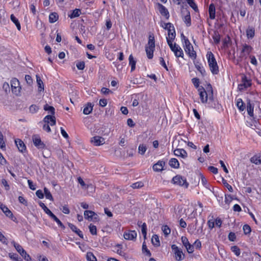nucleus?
<instances>
[{"instance_id": "58", "label": "nucleus", "mask_w": 261, "mask_h": 261, "mask_svg": "<svg viewBox=\"0 0 261 261\" xmlns=\"http://www.w3.org/2000/svg\"><path fill=\"white\" fill-rule=\"evenodd\" d=\"M181 242L185 247L190 244L188 239L186 237L182 236L181 237Z\"/></svg>"}, {"instance_id": "24", "label": "nucleus", "mask_w": 261, "mask_h": 261, "mask_svg": "<svg viewBox=\"0 0 261 261\" xmlns=\"http://www.w3.org/2000/svg\"><path fill=\"white\" fill-rule=\"evenodd\" d=\"M253 105L251 103L250 100H249L247 105V110L248 115L251 117L253 116Z\"/></svg>"}, {"instance_id": "14", "label": "nucleus", "mask_w": 261, "mask_h": 261, "mask_svg": "<svg viewBox=\"0 0 261 261\" xmlns=\"http://www.w3.org/2000/svg\"><path fill=\"white\" fill-rule=\"evenodd\" d=\"M146 47H149L150 48H155V40L153 34H149L148 36V41L146 45Z\"/></svg>"}, {"instance_id": "19", "label": "nucleus", "mask_w": 261, "mask_h": 261, "mask_svg": "<svg viewBox=\"0 0 261 261\" xmlns=\"http://www.w3.org/2000/svg\"><path fill=\"white\" fill-rule=\"evenodd\" d=\"M93 106L94 105H92V103L90 102L87 103L83 110V113L85 115H88L90 114L93 110Z\"/></svg>"}, {"instance_id": "59", "label": "nucleus", "mask_w": 261, "mask_h": 261, "mask_svg": "<svg viewBox=\"0 0 261 261\" xmlns=\"http://www.w3.org/2000/svg\"><path fill=\"white\" fill-rule=\"evenodd\" d=\"M223 183L224 185V186L227 188V189L228 190V191L229 192H233L232 187L227 182L226 180L223 179Z\"/></svg>"}, {"instance_id": "56", "label": "nucleus", "mask_w": 261, "mask_h": 261, "mask_svg": "<svg viewBox=\"0 0 261 261\" xmlns=\"http://www.w3.org/2000/svg\"><path fill=\"white\" fill-rule=\"evenodd\" d=\"M79 70H83L85 68V62L84 61L78 62L76 65Z\"/></svg>"}, {"instance_id": "45", "label": "nucleus", "mask_w": 261, "mask_h": 261, "mask_svg": "<svg viewBox=\"0 0 261 261\" xmlns=\"http://www.w3.org/2000/svg\"><path fill=\"white\" fill-rule=\"evenodd\" d=\"M231 250L237 255L239 256L241 253V251L237 246H233L231 247Z\"/></svg>"}, {"instance_id": "40", "label": "nucleus", "mask_w": 261, "mask_h": 261, "mask_svg": "<svg viewBox=\"0 0 261 261\" xmlns=\"http://www.w3.org/2000/svg\"><path fill=\"white\" fill-rule=\"evenodd\" d=\"M81 13V12L80 9H75V10H74L72 11V13L69 15V17L71 18H75V17L79 16L80 15Z\"/></svg>"}, {"instance_id": "17", "label": "nucleus", "mask_w": 261, "mask_h": 261, "mask_svg": "<svg viewBox=\"0 0 261 261\" xmlns=\"http://www.w3.org/2000/svg\"><path fill=\"white\" fill-rule=\"evenodd\" d=\"M174 154L177 156L186 158L187 156V152L183 149H176L174 150Z\"/></svg>"}, {"instance_id": "36", "label": "nucleus", "mask_w": 261, "mask_h": 261, "mask_svg": "<svg viewBox=\"0 0 261 261\" xmlns=\"http://www.w3.org/2000/svg\"><path fill=\"white\" fill-rule=\"evenodd\" d=\"M44 110L45 111H48L49 113H50V114L53 115H55V108L52 106H50L47 104H46L44 106Z\"/></svg>"}, {"instance_id": "27", "label": "nucleus", "mask_w": 261, "mask_h": 261, "mask_svg": "<svg viewBox=\"0 0 261 261\" xmlns=\"http://www.w3.org/2000/svg\"><path fill=\"white\" fill-rule=\"evenodd\" d=\"M11 21L16 25L18 30L20 31L21 29V25L18 19H17L13 14L10 16Z\"/></svg>"}, {"instance_id": "63", "label": "nucleus", "mask_w": 261, "mask_h": 261, "mask_svg": "<svg viewBox=\"0 0 261 261\" xmlns=\"http://www.w3.org/2000/svg\"><path fill=\"white\" fill-rule=\"evenodd\" d=\"M160 64L162 66H163L167 71L168 70V67L166 64V63H165V61H164L163 58L162 57H160Z\"/></svg>"}, {"instance_id": "61", "label": "nucleus", "mask_w": 261, "mask_h": 261, "mask_svg": "<svg viewBox=\"0 0 261 261\" xmlns=\"http://www.w3.org/2000/svg\"><path fill=\"white\" fill-rule=\"evenodd\" d=\"M233 198L230 195H225V202L226 203L229 204L232 200Z\"/></svg>"}, {"instance_id": "62", "label": "nucleus", "mask_w": 261, "mask_h": 261, "mask_svg": "<svg viewBox=\"0 0 261 261\" xmlns=\"http://www.w3.org/2000/svg\"><path fill=\"white\" fill-rule=\"evenodd\" d=\"M192 83L196 88L199 87V80L198 78H193L192 79Z\"/></svg>"}, {"instance_id": "22", "label": "nucleus", "mask_w": 261, "mask_h": 261, "mask_svg": "<svg viewBox=\"0 0 261 261\" xmlns=\"http://www.w3.org/2000/svg\"><path fill=\"white\" fill-rule=\"evenodd\" d=\"M174 40L171 39H167V42L168 44L169 45L171 50L175 53V51H177V50L178 49L179 47H180L179 46L177 45L176 43H174V44H172V41Z\"/></svg>"}, {"instance_id": "26", "label": "nucleus", "mask_w": 261, "mask_h": 261, "mask_svg": "<svg viewBox=\"0 0 261 261\" xmlns=\"http://www.w3.org/2000/svg\"><path fill=\"white\" fill-rule=\"evenodd\" d=\"M151 242L152 244L156 247H159L160 246V242L159 240V238L158 235L153 234L151 238Z\"/></svg>"}, {"instance_id": "21", "label": "nucleus", "mask_w": 261, "mask_h": 261, "mask_svg": "<svg viewBox=\"0 0 261 261\" xmlns=\"http://www.w3.org/2000/svg\"><path fill=\"white\" fill-rule=\"evenodd\" d=\"M208 12L210 18L211 19H214L215 18V7L213 4H211L209 6Z\"/></svg>"}, {"instance_id": "60", "label": "nucleus", "mask_w": 261, "mask_h": 261, "mask_svg": "<svg viewBox=\"0 0 261 261\" xmlns=\"http://www.w3.org/2000/svg\"><path fill=\"white\" fill-rule=\"evenodd\" d=\"M181 38H182V40H184V43H185V46H187L188 45H190L191 44V43H190V42L189 41V39L186 38L183 34H182L181 35Z\"/></svg>"}, {"instance_id": "30", "label": "nucleus", "mask_w": 261, "mask_h": 261, "mask_svg": "<svg viewBox=\"0 0 261 261\" xmlns=\"http://www.w3.org/2000/svg\"><path fill=\"white\" fill-rule=\"evenodd\" d=\"M252 50V48L251 46L247 44H245L243 46L242 53H246V54L249 55Z\"/></svg>"}, {"instance_id": "55", "label": "nucleus", "mask_w": 261, "mask_h": 261, "mask_svg": "<svg viewBox=\"0 0 261 261\" xmlns=\"http://www.w3.org/2000/svg\"><path fill=\"white\" fill-rule=\"evenodd\" d=\"M39 108L35 105H31L29 108V110L31 113H35L38 111Z\"/></svg>"}, {"instance_id": "11", "label": "nucleus", "mask_w": 261, "mask_h": 261, "mask_svg": "<svg viewBox=\"0 0 261 261\" xmlns=\"http://www.w3.org/2000/svg\"><path fill=\"white\" fill-rule=\"evenodd\" d=\"M158 8L161 15L165 17V18L168 19L169 18V13L167 9L160 3L158 4Z\"/></svg>"}, {"instance_id": "42", "label": "nucleus", "mask_w": 261, "mask_h": 261, "mask_svg": "<svg viewBox=\"0 0 261 261\" xmlns=\"http://www.w3.org/2000/svg\"><path fill=\"white\" fill-rule=\"evenodd\" d=\"M44 192L45 196V197L46 199H49L51 201H53L54 199L53 197L50 193V192L49 191V190L46 188H44Z\"/></svg>"}, {"instance_id": "7", "label": "nucleus", "mask_w": 261, "mask_h": 261, "mask_svg": "<svg viewBox=\"0 0 261 261\" xmlns=\"http://www.w3.org/2000/svg\"><path fill=\"white\" fill-rule=\"evenodd\" d=\"M32 139L34 144L38 148H43L45 147V144L41 141L40 137L38 135H33Z\"/></svg>"}, {"instance_id": "6", "label": "nucleus", "mask_w": 261, "mask_h": 261, "mask_svg": "<svg viewBox=\"0 0 261 261\" xmlns=\"http://www.w3.org/2000/svg\"><path fill=\"white\" fill-rule=\"evenodd\" d=\"M171 248L174 251L175 257L176 260L180 261L184 259V254H183L182 251L179 249L176 245L174 244L172 245L171 246Z\"/></svg>"}, {"instance_id": "4", "label": "nucleus", "mask_w": 261, "mask_h": 261, "mask_svg": "<svg viewBox=\"0 0 261 261\" xmlns=\"http://www.w3.org/2000/svg\"><path fill=\"white\" fill-rule=\"evenodd\" d=\"M11 86L12 92L16 95H19L21 89L19 81L16 78H13L11 81Z\"/></svg>"}, {"instance_id": "10", "label": "nucleus", "mask_w": 261, "mask_h": 261, "mask_svg": "<svg viewBox=\"0 0 261 261\" xmlns=\"http://www.w3.org/2000/svg\"><path fill=\"white\" fill-rule=\"evenodd\" d=\"M185 50L188 54L190 57L195 59L196 58V51L194 50L193 46L192 44L189 45L187 46H185Z\"/></svg>"}, {"instance_id": "50", "label": "nucleus", "mask_w": 261, "mask_h": 261, "mask_svg": "<svg viewBox=\"0 0 261 261\" xmlns=\"http://www.w3.org/2000/svg\"><path fill=\"white\" fill-rule=\"evenodd\" d=\"M6 145L4 141V137L2 133L0 132V148L3 149L5 148Z\"/></svg>"}, {"instance_id": "34", "label": "nucleus", "mask_w": 261, "mask_h": 261, "mask_svg": "<svg viewBox=\"0 0 261 261\" xmlns=\"http://www.w3.org/2000/svg\"><path fill=\"white\" fill-rule=\"evenodd\" d=\"M147 150L146 145L144 144H140L138 147V152L141 155L144 154Z\"/></svg>"}, {"instance_id": "57", "label": "nucleus", "mask_w": 261, "mask_h": 261, "mask_svg": "<svg viewBox=\"0 0 261 261\" xmlns=\"http://www.w3.org/2000/svg\"><path fill=\"white\" fill-rule=\"evenodd\" d=\"M9 256L10 258L12 259L15 261H22V260L18 259V256L17 254L15 253H9Z\"/></svg>"}, {"instance_id": "48", "label": "nucleus", "mask_w": 261, "mask_h": 261, "mask_svg": "<svg viewBox=\"0 0 261 261\" xmlns=\"http://www.w3.org/2000/svg\"><path fill=\"white\" fill-rule=\"evenodd\" d=\"M188 4L190 5V6L195 11L198 10V8L197 5L195 3L193 0H188L187 1Z\"/></svg>"}, {"instance_id": "1", "label": "nucleus", "mask_w": 261, "mask_h": 261, "mask_svg": "<svg viewBox=\"0 0 261 261\" xmlns=\"http://www.w3.org/2000/svg\"><path fill=\"white\" fill-rule=\"evenodd\" d=\"M198 91L199 92L200 100L202 103H206L208 98L209 99L213 100V91L211 85H208L206 91L203 87H201L198 89Z\"/></svg>"}, {"instance_id": "31", "label": "nucleus", "mask_w": 261, "mask_h": 261, "mask_svg": "<svg viewBox=\"0 0 261 261\" xmlns=\"http://www.w3.org/2000/svg\"><path fill=\"white\" fill-rule=\"evenodd\" d=\"M52 219L57 222L58 225L63 229L65 228L64 225L61 222V221L54 214H53L49 216Z\"/></svg>"}, {"instance_id": "33", "label": "nucleus", "mask_w": 261, "mask_h": 261, "mask_svg": "<svg viewBox=\"0 0 261 261\" xmlns=\"http://www.w3.org/2000/svg\"><path fill=\"white\" fill-rule=\"evenodd\" d=\"M254 29L252 28H248L246 30V35L248 38H252L254 36Z\"/></svg>"}, {"instance_id": "46", "label": "nucleus", "mask_w": 261, "mask_h": 261, "mask_svg": "<svg viewBox=\"0 0 261 261\" xmlns=\"http://www.w3.org/2000/svg\"><path fill=\"white\" fill-rule=\"evenodd\" d=\"M143 186H144V184L142 181L137 182L131 185V187L133 189H139V188L143 187Z\"/></svg>"}, {"instance_id": "64", "label": "nucleus", "mask_w": 261, "mask_h": 261, "mask_svg": "<svg viewBox=\"0 0 261 261\" xmlns=\"http://www.w3.org/2000/svg\"><path fill=\"white\" fill-rule=\"evenodd\" d=\"M187 251L189 253H193L194 251V247L191 245L190 244H189V245H187V246L186 247Z\"/></svg>"}, {"instance_id": "41", "label": "nucleus", "mask_w": 261, "mask_h": 261, "mask_svg": "<svg viewBox=\"0 0 261 261\" xmlns=\"http://www.w3.org/2000/svg\"><path fill=\"white\" fill-rule=\"evenodd\" d=\"M213 39L215 43L218 44L220 41V35L218 32H215L213 35Z\"/></svg>"}, {"instance_id": "32", "label": "nucleus", "mask_w": 261, "mask_h": 261, "mask_svg": "<svg viewBox=\"0 0 261 261\" xmlns=\"http://www.w3.org/2000/svg\"><path fill=\"white\" fill-rule=\"evenodd\" d=\"M39 205L44 210L45 213L47 214L49 216L52 215L53 213L47 208V207L42 202H39Z\"/></svg>"}, {"instance_id": "13", "label": "nucleus", "mask_w": 261, "mask_h": 261, "mask_svg": "<svg viewBox=\"0 0 261 261\" xmlns=\"http://www.w3.org/2000/svg\"><path fill=\"white\" fill-rule=\"evenodd\" d=\"M165 165V163L162 161H159L156 164H154L152 167L153 170L154 171L159 172L163 170V168Z\"/></svg>"}, {"instance_id": "35", "label": "nucleus", "mask_w": 261, "mask_h": 261, "mask_svg": "<svg viewBox=\"0 0 261 261\" xmlns=\"http://www.w3.org/2000/svg\"><path fill=\"white\" fill-rule=\"evenodd\" d=\"M84 216L86 219H92L93 216L95 215V213L92 211H85L84 212Z\"/></svg>"}, {"instance_id": "28", "label": "nucleus", "mask_w": 261, "mask_h": 261, "mask_svg": "<svg viewBox=\"0 0 261 261\" xmlns=\"http://www.w3.org/2000/svg\"><path fill=\"white\" fill-rule=\"evenodd\" d=\"M136 62L134 60L132 55H130L129 57V64L131 66V71H133L136 68Z\"/></svg>"}, {"instance_id": "20", "label": "nucleus", "mask_w": 261, "mask_h": 261, "mask_svg": "<svg viewBox=\"0 0 261 261\" xmlns=\"http://www.w3.org/2000/svg\"><path fill=\"white\" fill-rule=\"evenodd\" d=\"M0 208L7 217H12L13 216L12 213L6 206L3 204H0Z\"/></svg>"}, {"instance_id": "52", "label": "nucleus", "mask_w": 261, "mask_h": 261, "mask_svg": "<svg viewBox=\"0 0 261 261\" xmlns=\"http://www.w3.org/2000/svg\"><path fill=\"white\" fill-rule=\"evenodd\" d=\"M25 80L29 86H32L33 83V79L32 77L29 75H25Z\"/></svg>"}, {"instance_id": "2", "label": "nucleus", "mask_w": 261, "mask_h": 261, "mask_svg": "<svg viewBox=\"0 0 261 261\" xmlns=\"http://www.w3.org/2000/svg\"><path fill=\"white\" fill-rule=\"evenodd\" d=\"M206 57L211 72L213 74H218L219 72V67L214 55L211 51H208L206 55Z\"/></svg>"}, {"instance_id": "9", "label": "nucleus", "mask_w": 261, "mask_h": 261, "mask_svg": "<svg viewBox=\"0 0 261 261\" xmlns=\"http://www.w3.org/2000/svg\"><path fill=\"white\" fill-rule=\"evenodd\" d=\"M91 142L95 146H100L105 143V139L100 136H95L91 139Z\"/></svg>"}, {"instance_id": "3", "label": "nucleus", "mask_w": 261, "mask_h": 261, "mask_svg": "<svg viewBox=\"0 0 261 261\" xmlns=\"http://www.w3.org/2000/svg\"><path fill=\"white\" fill-rule=\"evenodd\" d=\"M162 27L164 29L167 30L168 37H167V40L169 39L174 40L175 37V31L173 25L170 22L164 23V24H162Z\"/></svg>"}, {"instance_id": "5", "label": "nucleus", "mask_w": 261, "mask_h": 261, "mask_svg": "<svg viewBox=\"0 0 261 261\" xmlns=\"http://www.w3.org/2000/svg\"><path fill=\"white\" fill-rule=\"evenodd\" d=\"M172 181L174 184L184 186L188 188L189 184L187 182L186 179L180 175H176L172 178Z\"/></svg>"}, {"instance_id": "12", "label": "nucleus", "mask_w": 261, "mask_h": 261, "mask_svg": "<svg viewBox=\"0 0 261 261\" xmlns=\"http://www.w3.org/2000/svg\"><path fill=\"white\" fill-rule=\"evenodd\" d=\"M44 123H49L51 126L55 125L56 123V118L54 115H47L43 120Z\"/></svg>"}, {"instance_id": "54", "label": "nucleus", "mask_w": 261, "mask_h": 261, "mask_svg": "<svg viewBox=\"0 0 261 261\" xmlns=\"http://www.w3.org/2000/svg\"><path fill=\"white\" fill-rule=\"evenodd\" d=\"M142 251L146 252V255L148 256H150L151 255V253H150V251L147 248V246L145 244V242L143 243L142 245Z\"/></svg>"}, {"instance_id": "15", "label": "nucleus", "mask_w": 261, "mask_h": 261, "mask_svg": "<svg viewBox=\"0 0 261 261\" xmlns=\"http://www.w3.org/2000/svg\"><path fill=\"white\" fill-rule=\"evenodd\" d=\"M15 142L19 151L23 152L25 151V145L22 140L17 139L15 140Z\"/></svg>"}, {"instance_id": "49", "label": "nucleus", "mask_w": 261, "mask_h": 261, "mask_svg": "<svg viewBox=\"0 0 261 261\" xmlns=\"http://www.w3.org/2000/svg\"><path fill=\"white\" fill-rule=\"evenodd\" d=\"M243 229L245 234L250 233L251 230V227L248 224L244 225L243 227Z\"/></svg>"}, {"instance_id": "47", "label": "nucleus", "mask_w": 261, "mask_h": 261, "mask_svg": "<svg viewBox=\"0 0 261 261\" xmlns=\"http://www.w3.org/2000/svg\"><path fill=\"white\" fill-rule=\"evenodd\" d=\"M89 228L92 234L95 235L97 234V229L96 226L91 224L89 225Z\"/></svg>"}, {"instance_id": "18", "label": "nucleus", "mask_w": 261, "mask_h": 261, "mask_svg": "<svg viewBox=\"0 0 261 261\" xmlns=\"http://www.w3.org/2000/svg\"><path fill=\"white\" fill-rule=\"evenodd\" d=\"M183 13L185 15L184 17L183 18L184 22H185L187 27L190 26L191 24V22L190 12L186 10L185 12H184Z\"/></svg>"}, {"instance_id": "51", "label": "nucleus", "mask_w": 261, "mask_h": 261, "mask_svg": "<svg viewBox=\"0 0 261 261\" xmlns=\"http://www.w3.org/2000/svg\"><path fill=\"white\" fill-rule=\"evenodd\" d=\"M174 54L176 57H183L184 56L183 51L180 47H179L177 51H175Z\"/></svg>"}, {"instance_id": "25", "label": "nucleus", "mask_w": 261, "mask_h": 261, "mask_svg": "<svg viewBox=\"0 0 261 261\" xmlns=\"http://www.w3.org/2000/svg\"><path fill=\"white\" fill-rule=\"evenodd\" d=\"M169 165L174 168L177 169L179 167V164L178 160L175 158H172L169 161Z\"/></svg>"}, {"instance_id": "8", "label": "nucleus", "mask_w": 261, "mask_h": 261, "mask_svg": "<svg viewBox=\"0 0 261 261\" xmlns=\"http://www.w3.org/2000/svg\"><path fill=\"white\" fill-rule=\"evenodd\" d=\"M123 237L128 240H135L137 237V232L135 230H128L124 233Z\"/></svg>"}, {"instance_id": "29", "label": "nucleus", "mask_w": 261, "mask_h": 261, "mask_svg": "<svg viewBox=\"0 0 261 261\" xmlns=\"http://www.w3.org/2000/svg\"><path fill=\"white\" fill-rule=\"evenodd\" d=\"M237 106L241 111H244L245 109L244 103L241 98H238L237 99Z\"/></svg>"}, {"instance_id": "16", "label": "nucleus", "mask_w": 261, "mask_h": 261, "mask_svg": "<svg viewBox=\"0 0 261 261\" xmlns=\"http://www.w3.org/2000/svg\"><path fill=\"white\" fill-rule=\"evenodd\" d=\"M36 82L38 86V91L39 92H43L44 90V84L41 80L40 77L38 75H36Z\"/></svg>"}, {"instance_id": "53", "label": "nucleus", "mask_w": 261, "mask_h": 261, "mask_svg": "<svg viewBox=\"0 0 261 261\" xmlns=\"http://www.w3.org/2000/svg\"><path fill=\"white\" fill-rule=\"evenodd\" d=\"M141 227H142V233L143 235L144 239H146V234H147V227H146V224L145 223H144L142 225Z\"/></svg>"}, {"instance_id": "37", "label": "nucleus", "mask_w": 261, "mask_h": 261, "mask_svg": "<svg viewBox=\"0 0 261 261\" xmlns=\"http://www.w3.org/2000/svg\"><path fill=\"white\" fill-rule=\"evenodd\" d=\"M12 244L14 246L16 250L17 251V252L20 254L21 252H22V251H23L24 249L22 247L21 245L19 244L16 243L15 241H13L11 242Z\"/></svg>"}, {"instance_id": "44", "label": "nucleus", "mask_w": 261, "mask_h": 261, "mask_svg": "<svg viewBox=\"0 0 261 261\" xmlns=\"http://www.w3.org/2000/svg\"><path fill=\"white\" fill-rule=\"evenodd\" d=\"M162 230L165 236H168L171 232L170 228L167 225H163L162 227Z\"/></svg>"}, {"instance_id": "38", "label": "nucleus", "mask_w": 261, "mask_h": 261, "mask_svg": "<svg viewBox=\"0 0 261 261\" xmlns=\"http://www.w3.org/2000/svg\"><path fill=\"white\" fill-rule=\"evenodd\" d=\"M154 49L150 48L145 47V51L148 59H152L153 56Z\"/></svg>"}, {"instance_id": "43", "label": "nucleus", "mask_w": 261, "mask_h": 261, "mask_svg": "<svg viewBox=\"0 0 261 261\" xmlns=\"http://www.w3.org/2000/svg\"><path fill=\"white\" fill-rule=\"evenodd\" d=\"M86 257L88 261H96L95 256L91 252H88L87 253Z\"/></svg>"}, {"instance_id": "23", "label": "nucleus", "mask_w": 261, "mask_h": 261, "mask_svg": "<svg viewBox=\"0 0 261 261\" xmlns=\"http://www.w3.org/2000/svg\"><path fill=\"white\" fill-rule=\"evenodd\" d=\"M59 15L56 12H52L49 15V21L50 23H54L58 20Z\"/></svg>"}, {"instance_id": "39", "label": "nucleus", "mask_w": 261, "mask_h": 261, "mask_svg": "<svg viewBox=\"0 0 261 261\" xmlns=\"http://www.w3.org/2000/svg\"><path fill=\"white\" fill-rule=\"evenodd\" d=\"M250 161L256 165L261 164V159L259 156H254L251 158Z\"/></svg>"}]
</instances>
